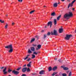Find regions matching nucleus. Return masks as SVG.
<instances>
[{"instance_id":"nucleus-1","label":"nucleus","mask_w":76,"mask_h":76,"mask_svg":"<svg viewBox=\"0 0 76 76\" xmlns=\"http://www.w3.org/2000/svg\"><path fill=\"white\" fill-rule=\"evenodd\" d=\"M5 48H9L10 50L8 51V52L9 53H11L13 52V46H12V45L10 44L6 46L5 47Z\"/></svg>"},{"instance_id":"nucleus-2","label":"nucleus","mask_w":76,"mask_h":76,"mask_svg":"<svg viewBox=\"0 0 76 76\" xmlns=\"http://www.w3.org/2000/svg\"><path fill=\"white\" fill-rule=\"evenodd\" d=\"M72 37V35L71 34L66 35V37H65V39L66 40H69L70 39V38Z\"/></svg>"},{"instance_id":"nucleus-3","label":"nucleus","mask_w":76,"mask_h":76,"mask_svg":"<svg viewBox=\"0 0 76 76\" xmlns=\"http://www.w3.org/2000/svg\"><path fill=\"white\" fill-rule=\"evenodd\" d=\"M51 35H58V33H57V31L56 30H53V31L51 32Z\"/></svg>"},{"instance_id":"nucleus-4","label":"nucleus","mask_w":76,"mask_h":76,"mask_svg":"<svg viewBox=\"0 0 76 76\" xmlns=\"http://www.w3.org/2000/svg\"><path fill=\"white\" fill-rule=\"evenodd\" d=\"M12 73L15 75H18L19 73V72L18 71H16L14 69L12 72Z\"/></svg>"},{"instance_id":"nucleus-5","label":"nucleus","mask_w":76,"mask_h":76,"mask_svg":"<svg viewBox=\"0 0 76 76\" xmlns=\"http://www.w3.org/2000/svg\"><path fill=\"white\" fill-rule=\"evenodd\" d=\"M69 16V15H68V14L66 13L65 14L64 16V19H69V18H70Z\"/></svg>"},{"instance_id":"nucleus-6","label":"nucleus","mask_w":76,"mask_h":76,"mask_svg":"<svg viewBox=\"0 0 76 76\" xmlns=\"http://www.w3.org/2000/svg\"><path fill=\"white\" fill-rule=\"evenodd\" d=\"M53 24V23L52 21H50L48 22L47 23V26H50V27L51 28V26H52V25Z\"/></svg>"},{"instance_id":"nucleus-7","label":"nucleus","mask_w":76,"mask_h":76,"mask_svg":"<svg viewBox=\"0 0 76 76\" xmlns=\"http://www.w3.org/2000/svg\"><path fill=\"white\" fill-rule=\"evenodd\" d=\"M6 69H7V67H5L4 69L3 70V73L4 75H6L7 73V72L6 71Z\"/></svg>"},{"instance_id":"nucleus-8","label":"nucleus","mask_w":76,"mask_h":76,"mask_svg":"<svg viewBox=\"0 0 76 76\" xmlns=\"http://www.w3.org/2000/svg\"><path fill=\"white\" fill-rule=\"evenodd\" d=\"M45 70H42L40 71L39 72V74L40 75H44V74H45Z\"/></svg>"},{"instance_id":"nucleus-9","label":"nucleus","mask_w":76,"mask_h":76,"mask_svg":"<svg viewBox=\"0 0 76 76\" xmlns=\"http://www.w3.org/2000/svg\"><path fill=\"white\" fill-rule=\"evenodd\" d=\"M68 15L69 17H72L73 16V14L72 12H69V14H68Z\"/></svg>"},{"instance_id":"nucleus-10","label":"nucleus","mask_w":76,"mask_h":76,"mask_svg":"<svg viewBox=\"0 0 76 76\" xmlns=\"http://www.w3.org/2000/svg\"><path fill=\"white\" fill-rule=\"evenodd\" d=\"M27 69V67H24L23 68L22 70V71L23 72H25L26 71V70Z\"/></svg>"},{"instance_id":"nucleus-11","label":"nucleus","mask_w":76,"mask_h":76,"mask_svg":"<svg viewBox=\"0 0 76 76\" xmlns=\"http://www.w3.org/2000/svg\"><path fill=\"white\" fill-rule=\"evenodd\" d=\"M61 67L63 68L64 69V70H69V68L66 67H64V66H61Z\"/></svg>"},{"instance_id":"nucleus-12","label":"nucleus","mask_w":76,"mask_h":76,"mask_svg":"<svg viewBox=\"0 0 76 76\" xmlns=\"http://www.w3.org/2000/svg\"><path fill=\"white\" fill-rule=\"evenodd\" d=\"M31 51H33V52H34V51H35V48H34V47H31Z\"/></svg>"},{"instance_id":"nucleus-13","label":"nucleus","mask_w":76,"mask_h":76,"mask_svg":"<svg viewBox=\"0 0 76 76\" xmlns=\"http://www.w3.org/2000/svg\"><path fill=\"white\" fill-rule=\"evenodd\" d=\"M62 75V76H67V75L66 74V73H63V74H61V72H60L59 73V75H60V76H61V75Z\"/></svg>"},{"instance_id":"nucleus-14","label":"nucleus","mask_w":76,"mask_h":76,"mask_svg":"<svg viewBox=\"0 0 76 76\" xmlns=\"http://www.w3.org/2000/svg\"><path fill=\"white\" fill-rule=\"evenodd\" d=\"M53 20L54 25H56L57 24V20H56V19H54Z\"/></svg>"},{"instance_id":"nucleus-15","label":"nucleus","mask_w":76,"mask_h":76,"mask_svg":"<svg viewBox=\"0 0 76 76\" xmlns=\"http://www.w3.org/2000/svg\"><path fill=\"white\" fill-rule=\"evenodd\" d=\"M31 63H32V62L30 61L28 64L27 65V66L28 67H31Z\"/></svg>"},{"instance_id":"nucleus-16","label":"nucleus","mask_w":76,"mask_h":76,"mask_svg":"<svg viewBox=\"0 0 76 76\" xmlns=\"http://www.w3.org/2000/svg\"><path fill=\"white\" fill-rule=\"evenodd\" d=\"M62 31H63V29L62 28H59V33H61Z\"/></svg>"},{"instance_id":"nucleus-17","label":"nucleus","mask_w":76,"mask_h":76,"mask_svg":"<svg viewBox=\"0 0 76 76\" xmlns=\"http://www.w3.org/2000/svg\"><path fill=\"white\" fill-rule=\"evenodd\" d=\"M73 4H72L69 3V4L68 5V8L69 9V7H70V6L72 7V6H73Z\"/></svg>"},{"instance_id":"nucleus-18","label":"nucleus","mask_w":76,"mask_h":76,"mask_svg":"<svg viewBox=\"0 0 76 76\" xmlns=\"http://www.w3.org/2000/svg\"><path fill=\"white\" fill-rule=\"evenodd\" d=\"M56 14L55 13V12H54L53 13H51V16H56Z\"/></svg>"},{"instance_id":"nucleus-19","label":"nucleus","mask_w":76,"mask_h":76,"mask_svg":"<svg viewBox=\"0 0 76 76\" xmlns=\"http://www.w3.org/2000/svg\"><path fill=\"white\" fill-rule=\"evenodd\" d=\"M53 7H57V3H56L53 4Z\"/></svg>"},{"instance_id":"nucleus-20","label":"nucleus","mask_w":76,"mask_h":76,"mask_svg":"<svg viewBox=\"0 0 76 76\" xmlns=\"http://www.w3.org/2000/svg\"><path fill=\"white\" fill-rule=\"evenodd\" d=\"M61 15H60L58 17H57V20H60V18H61Z\"/></svg>"},{"instance_id":"nucleus-21","label":"nucleus","mask_w":76,"mask_h":76,"mask_svg":"<svg viewBox=\"0 0 76 76\" xmlns=\"http://www.w3.org/2000/svg\"><path fill=\"white\" fill-rule=\"evenodd\" d=\"M48 70L49 72H50V71H51V70H52V68H51V67L50 66L48 68Z\"/></svg>"},{"instance_id":"nucleus-22","label":"nucleus","mask_w":76,"mask_h":76,"mask_svg":"<svg viewBox=\"0 0 76 76\" xmlns=\"http://www.w3.org/2000/svg\"><path fill=\"white\" fill-rule=\"evenodd\" d=\"M57 66H55L54 67L53 69H52V70H53V71H54L55 70H56V69H57Z\"/></svg>"},{"instance_id":"nucleus-23","label":"nucleus","mask_w":76,"mask_h":76,"mask_svg":"<svg viewBox=\"0 0 76 76\" xmlns=\"http://www.w3.org/2000/svg\"><path fill=\"white\" fill-rule=\"evenodd\" d=\"M28 53H29V54H31V53H32V51H31V50H30V49H28Z\"/></svg>"},{"instance_id":"nucleus-24","label":"nucleus","mask_w":76,"mask_h":76,"mask_svg":"<svg viewBox=\"0 0 76 76\" xmlns=\"http://www.w3.org/2000/svg\"><path fill=\"white\" fill-rule=\"evenodd\" d=\"M30 56V55H27V56L26 57V58H24V60H26L27 59V58H28L29 56Z\"/></svg>"},{"instance_id":"nucleus-25","label":"nucleus","mask_w":76,"mask_h":76,"mask_svg":"<svg viewBox=\"0 0 76 76\" xmlns=\"http://www.w3.org/2000/svg\"><path fill=\"white\" fill-rule=\"evenodd\" d=\"M35 38L32 39L31 40V42H34V41H35Z\"/></svg>"},{"instance_id":"nucleus-26","label":"nucleus","mask_w":76,"mask_h":76,"mask_svg":"<svg viewBox=\"0 0 76 76\" xmlns=\"http://www.w3.org/2000/svg\"><path fill=\"white\" fill-rule=\"evenodd\" d=\"M32 57H31V58L33 59L34 58H35V55L34 54H32Z\"/></svg>"},{"instance_id":"nucleus-27","label":"nucleus","mask_w":76,"mask_h":76,"mask_svg":"<svg viewBox=\"0 0 76 76\" xmlns=\"http://www.w3.org/2000/svg\"><path fill=\"white\" fill-rule=\"evenodd\" d=\"M47 35H46L45 34H44L43 37L42 38L43 39H45V38L47 37Z\"/></svg>"},{"instance_id":"nucleus-28","label":"nucleus","mask_w":76,"mask_h":76,"mask_svg":"<svg viewBox=\"0 0 76 76\" xmlns=\"http://www.w3.org/2000/svg\"><path fill=\"white\" fill-rule=\"evenodd\" d=\"M31 75H33V76H36L37 74L35 73H31Z\"/></svg>"},{"instance_id":"nucleus-29","label":"nucleus","mask_w":76,"mask_h":76,"mask_svg":"<svg viewBox=\"0 0 76 76\" xmlns=\"http://www.w3.org/2000/svg\"><path fill=\"white\" fill-rule=\"evenodd\" d=\"M35 10H33V11H31L29 12L30 14H32V13H33L34 12H35Z\"/></svg>"},{"instance_id":"nucleus-30","label":"nucleus","mask_w":76,"mask_h":76,"mask_svg":"<svg viewBox=\"0 0 76 76\" xmlns=\"http://www.w3.org/2000/svg\"><path fill=\"white\" fill-rule=\"evenodd\" d=\"M50 35H51V33L50 32H48L47 34L46 35H47L48 36H49Z\"/></svg>"},{"instance_id":"nucleus-31","label":"nucleus","mask_w":76,"mask_h":76,"mask_svg":"<svg viewBox=\"0 0 76 76\" xmlns=\"http://www.w3.org/2000/svg\"><path fill=\"white\" fill-rule=\"evenodd\" d=\"M8 26V24H7V23H6V25H5V29H7V27Z\"/></svg>"},{"instance_id":"nucleus-32","label":"nucleus","mask_w":76,"mask_h":76,"mask_svg":"<svg viewBox=\"0 0 76 76\" xmlns=\"http://www.w3.org/2000/svg\"><path fill=\"white\" fill-rule=\"evenodd\" d=\"M21 69V67H20L18 68L17 69H16V70L17 71H19V70H20Z\"/></svg>"},{"instance_id":"nucleus-33","label":"nucleus","mask_w":76,"mask_h":76,"mask_svg":"<svg viewBox=\"0 0 76 76\" xmlns=\"http://www.w3.org/2000/svg\"><path fill=\"white\" fill-rule=\"evenodd\" d=\"M0 22L1 23H4V20H0Z\"/></svg>"},{"instance_id":"nucleus-34","label":"nucleus","mask_w":76,"mask_h":76,"mask_svg":"<svg viewBox=\"0 0 76 76\" xmlns=\"http://www.w3.org/2000/svg\"><path fill=\"white\" fill-rule=\"evenodd\" d=\"M57 73V72H53V74H52V76H54L55 75H56Z\"/></svg>"},{"instance_id":"nucleus-35","label":"nucleus","mask_w":76,"mask_h":76,"mask_svg":"<svg viewBox=\"0 0 76 76\" xmlns=\"http://www.w3.org/2000/svg\"><path fill=\"white\" fill-rule=\"evenodd\" d=\"M72 72H69V75H68V76H72Z\"/></svg>"},{"instance_id":"nucleus-36","label":"nucleus","mask_w":76,"mask_h":76,"mask_svg":"<svg viewBox=\"0 0 76 76\" xmlns=\"http://www.w3.org/2000/svg\"><path fill=\"white\" fill-rule=\"evenodd\" d=\"M37 47L38 48H39V49H40V48H41V45H38Z\"/></svg>"},{"instance_id":"nucleus-37","label":"nucleus","mask_w":76,"mask_h":76,"mask_svg":"<svg viewBox=\"0 0 76 76\" xmlns=\"http://www.w3.org/2000/svg\"><path fill=\"white\" fill-rule=\"evenodd\" d=\"M30 71H31V70L29 69V68H28V69L27 70V72H30Z\"/></svg>"},{"instance_id":"nucleus-38","label":"nucleus","mask_w":76,"mask_h":76,"mask_svg":"<svg viewBox=\"0 0 76 76\" xmlns=\"http://www.w3.org/2000/svg\"><path fill=\"white\" fill-rule=\"evenodd\" d=\"M33 54H35L36 55H37L38 54V53H37V52H33Z\"/></svg>"},{"instance_id":"nucleus-39","label":"nucleus","mask_w":76,"mask_h":76,"mask_svg":"<svg viewBox=\"0 0 76 76\" xmlns=\"http://www.w3.org/2000/svg\"><path fill=\"white\" fill-rule=\"evenodd\" d=\"M76 1V0H74L71 3V4H73V3H75Z\"/></svg>"},{"instance_id":"nucleus-40","label":"nucleus","mask_w":76,"mask_h":76,"mask_svg":"<svg viewBox=\"0 0 76 76\" xmlns=\"http://www.w3.org/2000/svg\"><path fill=\"white\" fill-rule=\"evenodd\" d=\"M31 60V59L30 58H29L27 60V61H30Z\"/></svg>"},{"instance_id":"nucleus-41","label":"nucleus","mask_w":76,"mask_h":76,"mask_svg":"<svg viewBox=\"0 0 76 76\" xmlns=\"http://www.w3.org/2000/svg\"><path fill=\"white\" fill-rule=\"evenodd\" d=\"M58 61H59V63H62V61H61L60 59H59L58 60Z\"/></svg>"},{"instance_id":"nucleus-42","label":"nucleus","mask_w":76,"mask_h":76,"mask_svg":"<svg viewBox=\"0 0 76 76\" xmlns=\"http://www.w3.org/2000/svg\"><path fill=\"white\" fill-rule=\"evenodd\" d=\"M11 71H12L11 70L8 69V73H10Z\"/></svg>"},{"instance_id":"nucleus-43","label":"nucleus","mask_w":76,"mask_h":76,"mask_svg":"<svg viewBox=\"0 0 76 76\" xmlns=\"http://www.w3.org/2000/svg\"><path fill=\"white\" fill-rule=\"evenodd\" d=\"M4 67H0V69L1 70L3 69H4Z\"/></svg>"},{"instance_id":"nucleus-44","label":"nucleus","mask_w":76,"mask_h":76,"mask_svg":"<svg viewBox=\"0 0 76 76\" xmlns=\"http://www.w3.org/2000/svg\"><path fill=\"white\" fill-rule=\"evenodd\" d=\"M22 1H23V0H18V1L19 2H20H20H22Z\"/></svg>"},{"instance_id":"nucleus-45","label":"nucleus","mask_w":76,"mask_h":76,"mask_svg":"<svg viewBox=\"0 0 76 76\" xmlns=\"http://www.w3.org/2000/svg\"><path fill=\"white\" fill-rule=\"evenodd\" d=\"M21 76H26V75L25 74H23Z\"/></svg>"},{"instance_id":"nucleus-46","label":"nucleus","mask_w":76,"mask_h":76,"mask_svg":"<svg viewBox=\"0 0 76 76\" xmlns=\"http://www.w3.org/2000/svg\"><path fill=\"white\" fill-rule=\"evenodd\" d=\"M33 46H34V47H36V46H37V45H36L33 44Z\"/></svg>"},{"instance_id":"nucleus-47","label":"nucleus","mask_w":76,"mask_h":76,"mask_svg":"<svg viewBox=\"0 0 76 76\" xmlns=\"http://www.w3.org/2000/svg\"><path fill=\"white\" fill-rule=\"evenodd\" d=\"M15 23H12V25H15Z\"/></svg>"},{"instance_id":"nucleus-48","label":"nucleus","mask_w":76,"mask_h":76,"mask_svg":"<svg viewBox=\"0 0 76 76\" xmlns=\"http://www.w3.org/2000/svg\"><path fill=\"white\" fill-rule=\"evenodd\" d=\"M35 38H37V39H38V37L37 36H35Z\"/></svg>"},{"instance_id":"nucleus-49","label":"nucleus","mask_w":76,"mask_h":76,"mask_svg":"<svg viewBox=\"0 0 76 76\" xmlns=\"http://www.w3.org/2000/svg\"><path fill=\"white\" fill-rule=\"evenodd\" d=\"M55 60H57V58H55L54 59Z\"/></svg>"},{"instance_id":"nucleus-50","label":"nucleus","mask_w":76,"mask_h":76,"mask_svg":"<svg viewBox=\"0 0 76 76\" xmlns=\"http://www.w3.org/2000/svg\"><path fill=\"white\" fill-rule=\"evenodd\" d=\"M67 1L68 2H70V0H67Z\"/></svg>"},{"instance_id":"nucleus-51","label":"nucleus","mask_w":76,"mask_h":76,"mask_svg":"<svg viewBox=\"0 0 76 76\" xmlns=\"http://www.w3.org/2000/svg\"><path fill=\"white\" fill-rule=\"evenodd\" d=\"M44 32V31L42 30L41 31V32Z\"/></svg>"},{"instance_id":"nucleus-52","label":"nucleus","mask_w":76,"mask_h":76,"mask_svg":"<svg viewBox=\"0 0 76 76\" xmlns=\"http://www.w3.org/2000/svg\"><path fill=\"white\" fill-rule=\"evenodd\" d=\"M26 65L25 64L24 65L23 67H26Z\"/></svg>"},{"instance_id":"nucleus-53","label":"nucleus","mask_w":76,"mask_h":76,"mask_svg":"<svg viewBox=\"0 0 76 76\" xmlns=\"http://www.w3.org/2000/svg\"><path fill=\"white\" fill-rule=\"evenodd\" d=\"M61 1H65V0H61Z\"/></svg>"},{"instance_id":"nucleus-54","label":"nucleus","mask_w":76,"mask_h":76,"mask_svg":"<svg viewBox=\"0 0 76 76\" xmlns=\"http://www.w3.org/2000/svg\"><path fill=\"white\" fill-rule=\"evenodd\" d=\"M6 16L7 17V16H8V15H6Z\"/></svg>"},{"instance_id":"nucleus-55","label":"nucleus","mask_w":76,"mask_h":76,"mask_svg":"<svg viewBox=\"0 0 76 76\" xmlns=\"http://www.w3.org/2000/svg\"><path fill=\"white\" fill-rule=\"evenodd\" d=\"M72 10H75V8H72Z\"/></svg>"},{"instance_id":"nucleus-56","label":"nucleus","mask_w":76,"mask_h":76,"mask_svg":"<svg viewBox=\"0 0 76 76\" xmlns=\"http://www.w3.org/2000/svg\"><path fill=\"white\" fill-rule=\"evenodd\" d=\"M38 49H39V48H37L36 50H38Z\"/></svg>"},{"instance_id":"nucleus-57","label":"nucleus","mask_w":76,"mask_h":76,"mask_svg":"<svg viewBox=\"0 0 76 76\" xmlns=\"http://www.w3.org/2000/svg\"><path fill=\"white\" fill-rule=\"evenodd\" d=\"M58 4H60V2L58 3Z\"/></svg>"},{"instance_id":"nucleus-58","label":"nucleus","mask_w":76,"mask_h":76,"mask_svg":"<svg viewBox=\"0 0 76 76\" xmlns=\"http://www.w3.org/2000/svg\"><path fill=\"white\" fill-rule=\"evenodd\" d=\"M46 7V6H44V7Z\"/></svg>"},{"instance_id":"nucleus-59","label":"nucleus","mask_w":76,"mask_h":76,"mask_svg":"<svg viewBox=\"0 0 76 76\" xmlns=\"http://www.w3.org/2000/svg\"><path fill=\"white\" fill-rule=\"evenodd\" d=\"M68 72H69L68 71V72H67V73H68Z\"/></svg>"},{"instance_id":"nucleus-60","label":"nucleus","mask_w":76,"mask_h":76,"mask_svg":"<svg viewBox=\"0 0 76 76\" xmlns=\"http://www.w3.org/2000/svg\"><path fill=\"white\" fill-rule=\"evenodd\" d=\"M56 76H58V75H56Z\"/></svg>"},{"instance_id":"nucleus-61","label":"nucleus","mask_w":76,"mask_h":76,"mask_svg":"<svg viewBox=\"0 0 76 76\" xmlns=\"http://www.w3.org/2000/svg\"><path fill=\"white\" fill-rule=\"evenodd\" d=\"M45 28H47V26H45Z\"/></svg>"},{"instance_id":"nucleus-62","label":"nucleus","mask_w":76,"mask_h":76,"mask_svg":"<svg viewBox=\"0 0 76 76\" xmlns=\"http://www.w3.org/2000/svg\"><path fill=\"white\" fill-rule=\"evenodd\" d=\"M9 76H11V75H9Z\"/></svg>"},{"instance_id":"nucleus-63","label":"nucleus","mask_w":76,"mask_h":76,"mask_svg":"<svg viewBox=\"0 0 76 76\" xmlns=\"http://www.w3.org/2000/svg\"><path fill=\"white\" fill-rule=\"evenodd\" d=\"M39 76H41V75H39Z\"/></svg>"},{"instance_id":"nucleus-64","label":"nucleus","mask_w":76,"mask_h":76,"mask_svg":"<svg viewBox=\"0 0 76 76\" xmlns=\"http://www.w3.org/2000/svg\"><path fill=\"white\" fill-rule=\"evenodd\" d=\"M61 49H62L61 48Z\"/></svg>"}]
</instances>
